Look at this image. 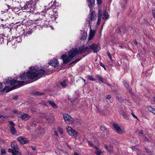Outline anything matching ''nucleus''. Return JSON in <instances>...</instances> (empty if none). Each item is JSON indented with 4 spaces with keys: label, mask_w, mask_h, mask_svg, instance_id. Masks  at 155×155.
I'll use <instances>...</instances> for the list:
<instances>
[{
    "label": "nucleus",
    "mask_w": 155,
    "mask_h": 155,
    "mask_svg": "<svg viewBox=\"0 0 155 155\" xmlns=\"http://www.w3.org/2000/svg\"><path fill=\"white\" fill-rule=\"evenodd\" d=\"M17 140L21 143L25 144L29 142V141L25 137H20L17 139Z\"/></svg>",
    "instance_id": "nucleus-10"
},
{
    "label": "nucleus",
    "mask_w": 155,
    "mask_h": 155,
    "mask_svg": "<svg viewBox=\"0 0 155 155\" xmlns=\"http://www.w3.org/2000/svg\"><path fill=\"white\" fill-rule=\"evenodd\" d=\"M102 0H97V3L98 5L101 4L102 3Z\"/></svg>",
    "instance_id": "nucleus-43"
},
{
    "label": "nucleus",
    "mask_w": 155,
    "mask_h": 155,
    "mask_svg": "<svg viewBox=\"0 0 155 155\" xmlns=\"http://www.w3.org/2000/svg\"><path fill=\"white\" fill-rule=\"evenodd\" d=\"M28 2L25 4L24 5L21 4L20 6L22 10H25V11L27 12V10L28 9Z\"/></svg>",
    "instance_id": "nucleus-22"
},
{
    "label": "nucleus",
    "mask_w": 155,
    "mask_h": 155,
    "mask_svg": "<svg viewBox=\"0 0 155 155\" xmlns=\"http://www.w3.org/2000/svg\"><path fill=\"white\" fill-rule=\"evenodd\" d=\"M32 0H30L28 2V9L27 10V12H31L32 11L33 7L32 5Z\"/></svg>",
    "instance_id": "nucleus-17"
},
{
    "label": "nucleus",
    "mask_w": 155,
    "mask_h": 155,
    "mask_svg": "<svg viewBox=\"0 0 155 155\" xmlns=\"http://www.w3.org/2000/svg\"><path fill=\"white\" fill-rule=\"evenodd\" d=\"M115 130H116L118 134H122L123 131L121 130L120 127L118 126V124L113 123L112 124Z\"/></svg>",
    "instance_id": "nucleus-11"
},
{
    "label": "nucleus",
    "mask_w": 155,
    "mask_h": 155,
    "mask_svg": "<svg viewBox=\"0 0 155 155\" xmlns=\"http://www.w3.org/2000/svg\"><path fill=\"white\" fill-rule=\"evenodd\" d=\"M102 10L100 9L99 10V14L98 16V19L97 22V24L99 25L101 22V17L102 16L101 15Z\"/></svg>",
    "instance_id": "nucleus-20"
},
{
    "label": "nucleus",
    "mask_w": 155,
    "mask_h": 155,
    "mask_svg": "<svg viewBox=\"0 0 155 155\" xmlns=\"http://www.w3.org/2000/svg\"><path fill=\"white\" fill-rule=\"evenodd\" d=\"M123 118L126 119L128 120L129 119V117L127 114L125 113L124 112L121 114Z\"/></svg>",
    "instance_id": "nucleus-27"
},
{
    "label": "nucleus",
    "mask_w": 155,
    "mask_h": 155,
    "mask_svg": "<svg viewBox=\"0 0 155 155\" xmlns=\"http://www.w3.org/2000/svg\"><path fill=\"white\" fill-rule=\"evenodd\" d=\"M131 114L134 118L138 119L137 117L133 112L131 113Z\"/></svg>",
    "instance_id": "nucleus-47"
},
{
    "label": "nucleus",
    "mask_w": 155,
    "mask_h": 155,
    "mask_svg": "<svg viewBox=\"0 0 155 155\" xmlns=\"http://www.w3.org/2000/svg\"><path fill=\"white\" fill-rule=\"evenodd\" d=\"M12 98L14 99L15 100L17 101L18 99V97L17 96H15L13 97Z\"/></svg>",
    "instance_id": "nucleus-49"
},
{
    "label": "nucleus",
    "mask_w": 155,
    "mask_h": 155,
    "mask_svg": "<svg viewBox=\"0 0 155 155\" xmlns=\"http://www.w3.org/2000/svg\"><path fill=\"white\" fill-rule=\"evenodd\" d=\"M11 146L15 151H17V150H19V147L15 141H13L11 144Z\"/></svg>",
    "instance_id": "nucleus-12"
},
{
    "label": "nucleus",
    "mask_w": 155,
    "mask_h": 155,
    "mask_svg": "<svg viewBox=\"0 0 155 155\" xmlns=\"http://www.w3.org/2000/svg\"><path fill=\"white\" fill-rule=\"evenodd\" d=\"M96 16L95 13L94 11L92 12L91 14H90L87 18V21L89 22V25H90L91 21L96 20Z\"/></svg>",
    "instance_id": "nucleus-7"
},
{
    "label": "nucleus",
    "mask_w": 155,
    "mask_h": 155,
    "mask_svg": "<svg viewBox=\"0 0 155 155\" xmlns=\"http://www.w3.org/2000/svg\"><path fill=\"white\" fill-rule=\"evenodd\" d=\"M100 66H101V67H103V68L105 66L101 62H100Z\"/></svg>",
    "instance_id": "nucleus-51"
},
{
    "label": "nucleus",
    "mask_w": 155,
    "mask_h": 155,
    "mask_svg": "<svg viewBox=\"0 0 155 155\" xmlns=\"http://www.w3.org/2000/svg\"><path fill=\"white\" fill-rule=\"evenodd\" d=\"M87 36V34L86 32H84L83 33L82 36L81 38L82 40H84L86 39Z\"/></svg>",
    "instance_id": "nucleus-23"
},
{
    "label": "nucleus",
    "mask_w": 155,
    "mask_h": 155,
    "mask_svg": "<svg viewBox=\"0 0 155 155\" xmlns=\"http://www.w3.org/2000/svg\"><path fill=\"white\" fill-rule=\"evenodd\" d=\"M13 113L15 114H18L17 112L15 110H14L13 111Z\"/></svg>",
    "instance_id": "nucleus-55"
},
{
    "label": "nucleus",
    "mask_w": 155,
    "mask_h": 155,
    "mask_svg": "<svg viewBox=\"0 0 155 155\" xmlns=\"http://www.w3.org/2000/svg\"><path fill=\"white\" fill-rule=\"evenodd\" d=\"M144 149L146 151V152L147 153H148L149 155L151 154V151L150 149L146 147H145Z\"/></svg>",
    "instance_id": "nucleus-29"
},
{
    "label": "nucleus",
    "mask_w": 155,
    "mask_h": 155,
    "mask_svg": "<svg viewBox=\"0 0 155 155\" xmlns=\"http://www.w3.org/2000/svg\"><path fill=\"white\" fill-rule=\"evenodd\" d=\"M74 155H79L77 152H75L74 153Z\"/></svg>",
    "instance_id": "nucleus-60"
},
{
    "label": "nucleus",
    "mask_w": 155,
    "mask_h": 155,
    "mask_svg": "<svg viewBox=\"0 0 155 155\" xmlns=\"http://www.w3.org/2000/svg\"><path fill=\"white\" fill-rule=\"evenodd\" d=\"M87 77L90 80L92 81H95V79L93 78L92 76L88 75Z\"/></svg>",
    "instance_id": "nucleus-35"
},
{
    "label": "nucleus",
    "mask_w": 155,
    "mask_h": 155,
    "mask_svg": "<svg viewBox=\"0 0 155 155\" xmlns=\"http://www.w3.org/2000/svg\"><path fill=\"white\" fill-rule=\"evenodd\" d=\"M84 46V48L86 47H85L84 45H83L81 46V47ZM88 47L89 48V50L88 51H86L85 52L87 51V52H88L90 51V48L92 50H93L94 52V53H97L99 52L100 50V46L99 45H96L94 44H93L90 47Z\"/></svg>",
    "instance_id": "nucleus-6"
},
{
    "label": "nucleus",
    "mask_w": 155,
    "mask_h": 155,
    "mask_svg": "<svg viewBox=\"0 0 155 155\" xmlns=\"http://www.w3.org/2000/svg\"><path fill=\"white\" fill-rule=\"evenodd\" d=\"M61 86L63 87H65L67 86V84L64 80H63L61 83Z\"/></svg>",
    "instance_id": "nucleus-30"
},
{
    "label": "nucleus",
    "mask_w": 155,
    "mask_h": 155,
    "mask_svg": "<svg viewBox=\"0 0 155 155\" xmlns=\"http://www.w3.org/2000/svg\"><path fill=\"white\" fill-rule=\"evenodd\" d=\"M129 90V92L130 94H132V92L131 91V90L130 89H128Z\"/></svg>",
    "instance_id": "nucleus-59"
},
{
    "label": "nucleus",
    "mask_w": 155,
    "mask_h": 155,
    "mask_svg": "<svg viewBox=\"0 0 155 155\" xmlns=\"http://www.w3.org/2000/svg\"><path fill=\"white\" fill-rule=\"evenodd\" d=\"M134 43L135 45H137V41H134Z\"/></svg>",
    "instance_id": "nucleus-61"
},
{
    "label": "nucleus",
    "mask_w": 155,
    "mask_h": 155,
    "mask_svg": "<svg viewBox=\"0 0 155 155\" xmlns=\"http://www.w3.org/2000/svg\"><path fill=\"white\" fill-rule=\"evenodd\" d=\"M63 118L65 122L68 124H72L74 121V120L73 118H72L68 114L65 113L63 114Z\"/></svg>",
    "instance_id": "nucleus-4"
},
{
    "label": "nucleus",
    "mask_w": 155,
    "mask_h": 155,
    "mask_svg": "<svg viewBox=\"0 0 155 155\" xmlns=\"http://www.w3.org/2000/svg\"><path fill=\"white\" fill-rule=\"evenodd\" d=\"M27 83L24 81H19L15 79L11 80L9 79L6 80V84L11 86L12 87H16L17 86L21 87Z\"/></svg>",
    "instance_id": "nucleus-3"
},
{
    "label": "nucleus",
    "mask_w": 155,
    "mask_h": 155,
    "mask_svg": "<svg viewBox=\"0 0 155 155\" xmlns=\"http://www.w3.org/2000/svg\"><path fill=\"white\" fill-rule=\"evenodd\" d=\"M56 2V1L55 0L54 2V3H53V5H54V4L55 5V4H54V3Z\"/></svg>",
    "instance_id": "nucleus-64"
},
{
    "label": "nucleus",
    "mask_w": 155,
    "mask_h": 155,
    "mask_svg": "<svg viewBox=\"0 0 155 155\" xmlns=\"http://www.w3.org/2000/svg\"><path fill=\"white\" fill-rule=\"evenodd\" d=\"M147 108L148 109V110L150 111L151 112H152L153 111V110L154 108L151 107L150 106H148L147 107Z\"/></svg>",
    "instance_id": "nucleus-31"
},
{
    "label": "nucleus",
    "mask_w": 155,
    "mask_h": 155,
    "mask_svg": "<svg viewBox=\"0 0 155 155\" xmlns=\"http://www.w3.org/2000/svg\"><path fill=\"white\" fill-rule=\"evenodd\" d=\"M30 94H34L35 95H38V96L43 95L44 94V93L40 92L38 91H31L30 93Z\"/></svg>",
    "instance_id": "nucleus-19"
},
{
    "label": "nucleus",
    "mask_w": 155,
    "mask_h": 155,
    "mask_svg": "<svg viewBox=\"0 0 155 155\" xmlns=\"http://www.w3.org/2000/svg\"><path fill=\"white\" fill-rule=\"evenodd\" d=\"M89 48L88 47L84 48V46L80 47L78 49L73 48L68 53V56L64 54L61 57L64 64H67L77 54L84 53L86 51H88Z\"/></svg>",
    "instance_id": "nucleus-2"
},
{
    "label": "nucleus",
    "mask_w": 155,
    "mask_h": 155,
    "mask_svg": "<svg viewBox=\"0 0 155 155\" xmlns=\"http://www.w3.org/2000/svg\"><path fill=\"white\" fill-rule=\"evenodd\" d=\"M117 91L116 90H113V92L114 93H117Z\"/></svg>",
    "instance_id": "nucleus-53"
},
{
    "label": "nucleus",
    "mask_w": 155,
    "mask_h": 155,
    "mask_svg": "<svg viewBox=\"0 0 155 155\" xmlns=\"http://www.w3.org/2000/svg\"><path fill=\"white\" fill-rule=\"evenodd\" d=\"M103 68H104V70H106V68L105 67V66H104V67H103Z\"/></svg>",
    "instance_id": "nucleus-63"
},
{
    "label": "nucleus",
    "mask_w": 155,
    "mask_h": 155,
    "mask_svg": "<svg viewBox=\"0 0 155 155\" xmlns=\"http://www.w3.org/2000/svg\"><path fill=\"white\" fill-rule=\"evenodd\" d=\"M70 101L72 103H73L74 102V101H75L76 99V98H70Z\"/></svg>",
    "instance_id": "nucleus-41"
},
{
    "label": "nucleus",
    "mask_w": 155,
    "mask_h": 155,
    "mask_svg": "<svg viewBox=\"0 0 155 155\" xmlns=\"http://www.w3.org/2000/svg\"><path fill=\"white\" fill-rule=\"evenodd\" d=\"M101 130L104 131H105L106 132H107V129L104 126H101Z\"/></svg>",
    "instance_id": "nucleus-33"
},
{
    "label": "nucleus",
    "mask_w": 155,
    "mask_h": 155,
    "mask_svg": "<svg viewBox=\"0 0 155 155\" xmlns=\"http://www.w3.org/2000/svg\"><path fill=\"white\" fill-rule=\"evenodd\" d=\"M54 134L56 135L57 136H58V132H57V131H54Z\"/></svg>",
    "instance_id": "nucleus-52"
},
{
    "label": "nucleus",
    "mask_w": 155,
    "mask_h": 155,
    "mask_svg": "<svg viewBox=\"0 0 155 155\" xmlns=\"http://www.w3.org/2000/svg\"><path fill=\"white\" fill-rule=\"evenodd\" d=\"M18 117L21 118L22 120H27L30 117V116L28 114L22 112L18 113Z\"/></svg>",
    "instance_id": "nucleus-8"
},
{
    "label": "nucleus",
    "mask_w": 155,
    "mask_h": 155,
    "mask_svg": "<svg viewBox=\"0 0 155 155\" xmlns=\"http://www.w3.org/2000/svg\"><path fill=\"white\" fill-rule=\"evenodd\" d=\"M1 154H5V150L4 149H1Z\"/></svg>",
    "instance_id": "nucleus-38"
},
{
    "label": "nucleus",
    "mask_w": 155,
    "mask_h": 155,
    "mask_svg": "<svg viewBox=\"0 0 155 155\" xmlns=\"http://www.w3.org/2000/svg\"><path fill=\"white\" fill-rule=\"evenodd\" d=\"M46 73L44 70L39 69L37 66H31L30 67L29 71L25 73L24 72L20 76L21 80H26L28 78L31 80H34L39 77V78Z\"/></svg>",
    "instance_id": "nucleus-1"
},
{
    "label": "nucleus",
    "mask_w": 155,
    "mask_h": 155,
    "mask_svg": "<svg viewBox=\"0 0 155 155\" xmlns=\"http://www.w3.org/2000/svg\"><path fill=\"white\" fill-rule=\"evenodd\" d=\"M118 111H119V112L120 114H122L124 112V111L123 110V109H122V107L121 106H120L119 107V109L118 110Z\"/></svg>",
    "instance_id": "nucleus-32"
},
{
    "label": "nucleus",
    "mask_w": 155,
    "mask_h": 155,
    "mask_svg": "<svg viewBox=\"0 0 155 155\" xmlns=\"http://www.w3.org/2000/svg\"><path fill=\"white\" fill-rule=\"evenodd\" d=\"M103 15L104 16V17L103 18L104 20L108 18L109 15H108V13H107L106 11H105L104 12Z\"/></svg>",
    "instance_id": "nucleus-25"
},
{
    "label": "nucleus",
    "mask_w": 155,
    "mask_h": 155,
    "mask_svg": "<svg viewBox=\"0 0 155 155\" xmlns=\"http://www.w3.org/2000/svg\"><path fill=\"white\" fill-rule=\"evenodd\" d=\"M88 142L89 143V145L92 147H93L94 148H95V147L93 146V143L91 141H88Z\"/></svg>",
    "instance_id": "nucleus-40"
},
{
    "label": "nucleus",
    "mask_w": 155,
    "mask_h": 155,
    "mask_svg": "<svg viewBox=\"0 0 155 155\" xmlns=\"http://www.w3.org/2000/svg\"><path fill=\"white\" fill-rule=\"evenodd\" d=\"M58 131L61 134H62L63 131L62 129L60 127H58Z\"/></svg>",
    "instance_id": "nucleus-37"
},
{
    "label": "nucleus",
    "mask_w": 155,
    "mask_h": 155,
    "mask_svg": "<svg viewBox=\"0 0 155 155\" xmlns=\"http://www.w3.org/2000/svg\"><path fill=\"white\" fill-rule=\"evenodd\" d=\"M116 99L117 100H120V98L118 96H117L116 97Z\"/></svg>",
    "instance_id": "nucleus-56"
},
{
    "label": "nucleus",
    "mask_w": 155,
    "mask_h": 155,
    "mask_svg": "<svg viewBox=\"0 0 155 155\" xmlns=\"http://www.w3.org/2000/svg\"><path fill=\"white\" fill-rule=\"evenodd\" d=\"M90 34L89 35V40H91L94 37L95 33V30L91 29V28L90 27Z\"/></svg>",
    "instance_id": "nucleus-15"
},
{
    "label": "nucleus",
    "mask_w": 155,
    "mask_h": 155,
    "mask_svg": "<svg viewBox=\"0 0 155 155\" xmlns=\"http://www.w3.org/2000/svg\"><path fill=\"white\" fill-rule=\"evenodd\" d=\"M139 133L140 134H143V131L142 130H140L139 131Z\"/></svg>",
    "instance_id": "nucleus-54"
},
{
    "label": "nucleus",
    "mask_w": 155,
    "mask_h": 155,
    "mask_svg": "<svg viewBox=\"0 0 155 155\" xmlns=\"http://www.w3.org/2000/svg\"><path fill=\"white\" fill-rule=\"evenodd\" d=\"M17 40H19L18 41L20 42L21 41V38L20 36H18L16 37Z\"/></svg>",
    "instance_id": "nucleus-44"
},
{
    "label": "nucleus",
    "mask_w": 155,
    "mask_h": 155,
    "mask_svg": "<svg viewBox=\"0 0 155 155\" xmlns=\"http://www.w3.org/2000/svg\"><path fill=\"white\" fill-rule=\"evenodd\" d=\"M99 80L102 83H105L106 82V81L105 79H104L102 77L98 75Z\"/></svg>",
    "instance_id": "nucleus-24"
},
{
    "label": "nucleus",
    "mask_w": 155,
    "mask_h": 155,
    "mask_svg": "<svg viewBox=\"0 0 155 155\" xmlns=\"http://www.w3.org/2000/svg\"><path fill=\"white\" fill-rule=\"evenodd\" d=\"M111 98V96L110 95H107L106 97V98L108 99H110Z\"/></svg>",
    "instance_id": "nucleus-46"
},
{
    "label": "nucleus",
    "mask_w": 155,
    "mask_h": 155,
    "mask_svg": "<svg viewBox=\"0 0 155 155\" xmlns=\"http://www.w3.org/2000/svg\"><path fill=\"white\" fill-rule=\"evenodd\" d=\"M45 119L48 121V122H49V120H50V117H45Z\"/></svg>",
    "instance_id": "nucleus-50"
},
{
    "label": "nucleus",
    "mask_w": 155,
    "mask_h": 155,
    "mask_svg": "<svg viewBox=\"0 0 155 155\" xmlns=\"http://www.w3.org/2000/svg\"><path fill=\"white\" fill-rule=\"evenodd\" d=\"M104 147L106 149L108 152H110L112 151L113 150V147L111 146H110L108 147L106 144H104Z\"/></svg>",
    "instance_id": "nucleus-21"
},
{
    "label": "nucleus",
    "mask_w": 155,
    "mask_h": 155,
    "mask_svg": "<svg viewBox=\"0 0 155 155\" xmlns=\"http://www.w3.org/2000/svg\"><path fill=\"white\" fill-rule=\"evenodd\" d=\"M19 150H17V151H15L14 153H13L12 155H21V153L19 152Z\"/></svg>",
    "instance_id": "nucleus-34"
},
{
    "label": "nucleus",
    "mask_w": 155,
    "mask_h": 155,
    "mask_svg": "<svg viewBox=\"0 0 155 155\" xmlns=\"http://www.w3.org/2000/svg\"><path fill=\"white\" fill-rule=\"evenodd\" d=\"M66 130L69 135L76 137L78 134V133L73 129L71 127H67Z\"/></svg>",
    "instance_id": "nucleus-5"
},
{
    "label": "nucleus",
    "mask_w": 155,
    "mask_h": 155,
    "mask_svg": "<svg viewBox=\"0 0 155 155\" xmlns=\"http://www.w3.org/2000/svg\"><path fill=\"white\" fill-rule=\"evenodd\" d=\"M8 152L9 153H12V155H13V153H14L15 151L13 149H9L8 150Z\"/></svg>",
    "instance_id": "nucleus-36"
},
{
    "label": "nucleus",
    "mask_w": 155,
    "mask_h": 155,
    "mask_svg": "<svg viewBox=\"0 0 155 155\" xmlns=\"http://www.w3.org/2000/svg\"><path fill=\"white\" fill-rule=\"evenodd\" d=\"M80 59H81L80 58H79L78 59H77L76 60H75V61H74L73 62H72L71 64H75L78 61H79L80 60Z\"/></svg>",
    "instance_id": "nucleus-39"
},
{
    "label": "nucleus",
    "mask_w": 155,
    "mask_h": 155,
    "mask_svg": "<svg viewBox=\"0 0 155 155\" xmlns=\"http://www.w3.org/2000/svg\"><path fill=\"white\" fill-rule=\"evenodd\" d=\"M48 102L54 108L57 109L58 108V106L52 101L49 100Z\"/></svg>",
    "instance_id": "nucleus-16"
},
{
    "label": "nucleus",
    "mask_w": 155,
    "mask_h": 155,
    "mask_svg": "<svg viewBox=\"0 0 155 155\" xmlns=\"http://www.w3.org/2000/svg\"><path fill=\"white\" fill-rule=\"evenodd\" d=\"M0 88V94H1V92L5 91V93H7L13 90H14L16 88Z\"/></svg>",
    "instance_id": "nucleus-13"
},
{
    "label": "nucleus",
    "mask_w": 155,
    "mask_h": 155,
    "mask_svg": "<svg viewBox=\"0 0 155 155\" xmlns=\"http://www.w3.org/2000/svg\"><path fill=\"white\" fill-rule=\"evenodd\" d=\"M59 64V62L57 60V59L54 58L53 60L50 61V64L54 67L58 66Z\"/></svg>",
    "instance_id": "nucleus-14"
},
{
    "label": "nucleus",
    "mask_w": 155,
    "mask_h": 155,
    "mask_svg": "<svg viewBox=\"0 0 155 155\" xmlns=\"http://www.w3.org/2000/svg\"><path fill=\"white\" fill-rule=\"evenodd\" d=\"M152 113H153L155 115V108H154L153 110Z\"/></svg>",
    "instance_id": "nucleus-57"
},
{
    "label": "nucleus",
    "mask_w": 155,
    "mask_h": 155,
    "mask_svg": "<svg viewBox=\"0 0 155 155\" xmlns=\"http://www.w3.org/2000/svg\"><path fill=\"white\" fill-rule=\"evenodd\" d=\"M107 53L108 56L110 60H111L112 59V58L110 53L109 52H107Z\"/></svg>",
    "instance_id": "nucleus-42"
},
{
    "label": "nucleus",
    "mask_w": 155,
    "mask_h": 155,
    "mask_svg": "<svg viewBox=\"0 0 155 155\" xmlns=\"http://www.w3.org/2000/svg\"><path fill=\"white\" fill-rule=\"evenodd\" d=\"M123 82H124V84L125 86L126 87L129 86L128 84L127 83V82L126 81H124Z\"/></svg>",
    "instance_id": "nucleus-45"
},
{
    "label": "nucleus",
    "mask_w": 155,
    "mask_h": 155,
    "mask_svg": "<svg viewBox=\"0 0 155 155\" xmlns=\"http://www.w3.org/2000/svg\"><path fill=\"white\" fill-rule=\"evenodd\" d=\"M144 136V141H147V142H149V140L145 136Z\"/></svg>",
    "instance_id": "nucleus-48"
},
{
    "label": "nucleus",
    "mask_w": 155,
    "mask_h": 155,
    "mask_svg": "<svg viewBox=\"0 0 155 155\" xmlns=\"http://www.w3.org/2000/svg\"><path fill=\"white\" fill-rule=\"evenodd\" d=\"M32 148L33 149V150H35V149H36V147H32Z\"/></svg>",
    "instance_id": "nucleus-58"
},
{
    "label": "nucleus",
    "mask_w": 155,
    "mask_h": 155,
    "mask_svg": "<svg viewBox=\"0 0 155 155\" xmlns=\"http://www.w3.org/2000/svg\"><path fill=\"white\" fill-rule=\"evenodd\" d=\"M2 83H0V87H2Z\"/></svg>",
    "instance_id": "nucleus-62"
},
{
    "label": "nucleus",
    "mask_w": 155,
    "mask_h": 155,
    "mask_svg": "<svg viewBox=\"0 0 155 155\" xmlns=\"http://www.w3.org/2000/svg\"><path fill=\"white\" fill-rule=\"evenodd\" d=\"M96 150L95 151V153L97 155L101 154L102 153L101 150L98 148L96 147Z\"/></svg>",
    "instance_id": "nucleus-26"
},
{
    "label": "nucleus",
    "mask_w": 155,
    "mask_h": 155,
    "mask_svg": "<svg viewBox=\"0 0 155 155\" xmlns=\"http://www.w3.org/2000/svg\"><path fill=\"white\" fill-rule=\"evenodd\" d=\"M9 123L11 125L10 127V129L11 133L13 135L17 133V131L14 127L15 124L12 121H9Z\"/></svg>",
    "instance_id": "nucleus-9"
},
{
    "label": "nucleus",
    "mask_w": 155,
    "mask_h": 155,
    "mask_svg": "<svg viewBox=\"0 0 155 155\" xmlns=\"http://www.w3.org/2000/svg\"><path fill=\"white\" fill-rule=\"evenodd\" d=\"M31 34V32L30 31H26L24 33V34L25 36H26L27 37L28 36V35H29Z\"/></svg>",
    "instance_id": "nucleus-28"
},
{
    "label": "nucleus",
    "mask_w": 155,
    "mask_h": 155,
    "mask_svg": "<svg viewBox=\"0 0 155 155\" xmlns=\"http://www.w3.org/2000/svg\"><path fill=\"white\" fill-rule=\"evenodd\" d=\"M88 4L90 8L92 7L94 5L95 0H87Z\"/></svg>",
    "instance_id": "nucleus-18"
}]
</instances>
